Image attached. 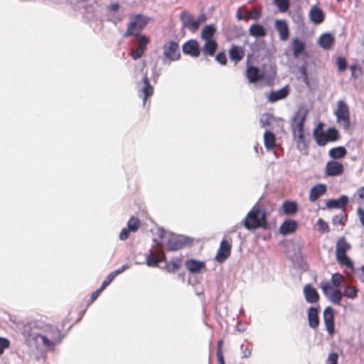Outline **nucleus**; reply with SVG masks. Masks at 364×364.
Returning a JSON list of instances; mask_svg holds the SVG:
<instances>
[{
  "instance_id": "nucleus-11",
  "label": "nucleus",
  "mask_w": 364,
  "mask_h": 364,
  "mask_svg": "<svg viewBox=\"0 0 364 364\" xmlns=\"http://www.w3.org/2000/svg\"><path fill=\"white\" fill-rule=\"evenodd\" d=\"M180 20L183 27L188 28L191 32L195 33L198 30V24L189 11H183L180 15Z\"/></svg>"
},
{
  "instance_id": "nucleus-47",
  "label": "nucleus",
  "mask_w": 364,
  "mask_h": 364,
  "mask_svg": "<svg viewBox=\"0 0 364 364\" xmlns=\"http://www.w3.org/2000/svg\"><path fill=\"white\" fill-rule=\"evenodd\" d=\"M144 50H145L137 47L136 48L132 49L130 55L133 59L136 60L144 55Z\"/></svg>"
},
{
  "instance_id": "nucleus-17",
  "label": "nucleus",
  "mask_w": 364,
  "mask_h": 364,
  "mask_svg": "<svg viewBox=\"0 0 364 364\" xmlns=\"http://www.w3.org/2000/svg\"><path fill=\"white\" fill-rule=\"evenodd\" d=\"M275 28L279 35V39L286 41L289 38V26L284 20H276L274 23Z\"/></svg>"
},
{
  "instance_id": "nucleus-5",
  "label": "nucleus",
  "mask_w": 364,
  "mask_h": 364,
  "mask_svg": "<svg viewBox=\"0 0 364 364\" xmlns=\"http://www.w3.org/2000/svg\"><path fill=\"white\" fill-rule=\"evenodd\" d=\"M150 18L142 14H136L130 17L129 23L127 25V29L124 33L123 36L127 38L132 34L144 29L149 23Z\"/></svg>"
},
{
  "instance_id": "nucleus-63",
  "label": "nucleus",
  "mask_w": 364,
  "mask_h": 364,
  "mask_svg": "<svg viewBox=\"0 0 364 364\" xmlns=\"http://www.w3.org/2000/svg\"><path fill=\"white\" fill-rule=\"evenodd\" d=\"M246 18L251 17L253 19H258L260 16V12L255 9L252 15H250L248 13H246Z\"/></svg>"
},
{
  "instance_id": "nucleus-51",
  "label": "nucleus",
  "mask_w": 364,
  "mask_h": 364,
  "mask_svg": "<svg viewBox=\"0 0 364 364\" xmlns=\"http://www.w3.org/2000/svg\"><path fill=\"white\" fill-rule=\"evenodd\" d=\"M114 278V275H113L112 273L110 272L101 284L100 290H104L112 282V280Z\"/></svg>"
},
{
  "instance_id": "nucleus-10",
  "label": "nucleus",
  "mask_w": 364,
  "mask_h": 364,
  "mask_svg": "<svg viewBox=\"0 0 364 364\" xmlns=\"http://www.w3.org/2000/svg\"><path fill=\"white\" fill-rule=\"evenodd\" d=\"M189 242V239L184 235L170 234L168 235L166 245L168 250L176 251L183 248Z\"/></svg>"
},
{
  "instance_id": "nucleus-26",
  "label": "nucleus",
  "mask_w": 364,
  "mask_h": 364,
  "mask_svg": "<svg viewBox=\"0 0 364 364\" xmlns=\"http://www.w3.org/2000/svg\"><path fill=\"white\" fill-rule=\"evenodd\" d=\"M142 82L144 84V87L141 89V92H143V105L145 106V103L146 100L153 94L154 88L151 85L149 79L145 75L142 78Z\"/></svg>"
},
{
  "instance_id": "nucleus-14",
  "label": "nucleus",
  "mask_w": 364,
  "mask_h": 364,
  "mask_svg": "<svg viewBox=\"0 0 364 364\" xmlns=\"http://www.w3.org/2000/svg\"><path fill=\"white\" fill-rule=\"evenodd\" d=\"M231 245L226 240H223L217 252L215 259L222 263L225 262L230 255Z\"/></svg>"
},
{
  "instance_id": "nucleus-48",
  "label": "nucleus",
  "mask_w": 364,
  "mask_h": 364,
  "mask_svg": "<svg viewBox=\"0 0 364 364\" xmlns=\"http://www.w3.org/2000/svg\"><path fill=\"white\" fill-rule=\"evenodd\" d=\"M317 225L319 226L318 230L321 232H328L330 231L328 225L322 218H319L317 221Z\"/></svg>"
},
{
  "instance_id": "nucleus-27",
  "label": "nucleus",
  "mask_w": 364,
  "mask_h": 364,
  "mask_svg": "<svg viewBox=\"0 0 364 364\" xmlns=\"http://www.w3.org/2000/svg\"><path fill=\"white\" fill-rule=\"evenodd\" d=\"M229 55L232 60L237 63L241 60L245 55L244 49L241 47L233 46L229 51Z\"/></svg>"
},
{
  "instance_id": "nucleus-25",
  "label": "nucleus",
  "mask_w": 364,
  "mask_h": 364,
  "mask_svg": "<svg viewBox=\"0 0 364 364\" xmlns=\"http://www.w3.org/2000/svg\"><path fill=\"white\" fill-rule=\"evenodd\" d=\"M309 18L314 23L320 24L324 20V14L319 7L314 6L310 10Z\"/></svg>"
},
{
  "instance_id": "nucleus-36",
  "label": "nucleus",
  "mask_w": 364,
  "mask_h": 364,
  "mask_svg": "<svg viewBox=\"0 0 364 364\" xmlns=\"http://www.w3.org/2000/svg\"><path fill=\"white\" fill-rule=\"evenodd\" d=\"M133 35L134 36V41L138 44V47L145 50L149 43V38L145 35L139 32Z\"/></svg>"
},
{
  "instance_id": "nucleus-9",
  "label": "nucleus",
  "mask_w": 364,
  "mask_h": 364,
  "mask_svg": "<svg viewBox=\"0 0 364 364\" xmlns=\"http://www.w3.org/2000/svg\"><path fill=\"white\" fill-rule=\"evenodd\" d=\"M340 138L338 130L335 127H329L322 135L316 136V131L314 133V139L316 144L320 146H324L328 142H333Z\"/></svg>"
},
{
  "instance_id": "nucleus-33",
  "label": "nucleus",
  "mask_w": 364,
  "mask_h": 364,
  "mask_svg": "<svg viewBox=\"0 0 364 364\" xmlns=\"http://www.w3.org/2000/svg\"><path fill=\"white\" fill-rule=\"evenodd\" d=\"M215 32L216 29L213 25H206L201 31V38L205 41L213 40V37Z\"/></svg>"
},
{
  "instance_id": "nucleus-1",
  "label": "nucleus",
  "mask_w": 364,
  "mask_h": 364,
  "mask_svg": "<svg viewBox=\"0 0 364 364\" xmlns=\"http://www.w3.org/2000/svg\"><path fill=\"white\" fill-rule=\"evenodd\" d=\"M23 335L29 346H35L36 349L44 348L53 350L60 343L63 336L55 326L41 321L32 322L23 326Z\"/></svg>"
},
{
  "instance_id": "nucleus-18",
  "label": "nucleus",
  "mask_w": 364,
  "mask_h": 364,
  "mask_svg": "<svg viewBox=\"0 0 364 364\" xmlns=\"http://www.w3.org/2000/svg\"><path fill=\"white\" fill-rule=\"evenodd\" d=\"M185 267L191 273H199L205 269V264L204 262L191 259L185 262Z\"/></svg>"
},
{
  "instance_id": "nucleus-56",
  "label": "nucleus",
  "mask_w": 364,
  "mask_h": 364,
  "mask_svg": "<svg viewBox=\"0 0 364 364\" xmlns=\"http://www.w3.org/2000/svg\"><path fill=\"white\" fill-rule=\"evenodd\" d=\"M129 232H132V231L130 230H129L128 228H123L119 233V239L121 240H126L129 237Z\"/></svg>"
},
{
  "instance_id": "nucleus-59",
  "label": "nucleus",
  "mask_w": 364,
  "mask_h": 364,
  "mask_svg": "<svg viewBox=\"0 0 364 364\" xmlns=\"http://www.w3.org/2000/svg\"><path fill=\"white\" fill-rule=\"evenodd\" d=\"M197 23L198 24V28L200 27V24L202 23H204L206 21V16L205 14L203 13H201L196 19H195Z\"/></svg>"
},
{
  "instance_id": "nucleus-19",
  "label": "nucleus",
  "mask_w": 364,
  "mask_h": 364,
  "mask_svg": "<svg viewBox=\"0 0 364 364\" xmlns=\"http://www.w3.org/2000/svg\"><path fill=\"white\" fill-rule=\"evenodd\" d=\"M304 294L306 301L309 304L316 303L319 299V295L316 289L311 284H306L304 286Z\"/></svg>"
},
{
  "instance_id": "nucleus-43",
  "label": "nucleus",
  "mask_w": 364,
  "mask_h": 364,
  "mask_svg": "<svg viewBox=\"0 0 364 364\" xmlns=\"http://www.w3.org/2000/svg\"><path fill=\"white\" fill-rule=\"evenodd\" d=\"M350 69L351 70V77L353 78H358L359 77L360 75H362L363 74V72H362V68L358 66L357 64H352L350 65Z\"/></svg>"
},
{
  "instance_id": "nucleus-53",
  "label": "nucleus",
  "mask_w": 364,
  "mask_h": 364,
  "mask_svg": "<svg viewBox=\"0 0 364 364\" xmlns=\"http://www.w3.org/2000/svg\"><path fill=\"white\" fill-rule=\"evenodd\" d=\"M130 267H131V264L129 263H127V264L122 265V267H120L119 268H118L117 269L112 272V273L116 277L118 274L124 272L125 270L129 269Z\"/></svg>"
},
{
  "instance_id": "nucleus-2",
  "label": "nucleus",
  "mask_w": 364,
  "mask_h": 364,
  "mask_svg": "<svg viewBox=\"0 0 364 364\" xmlns=\"http://www.w3.org/2000/svg\"><path fill=\"white\" fill-rule=\"evenodd\" d=\"M308 114V111L304 108H299L294 114L291 119V128L293 137L296 143L297 149L303 151L307 149L308 142L304 135V127Z\"/></svg>"
},
{
  "instance_id": "nucleus-34",
  "label": "nucleus",
  "mask_w": 364,
  "mask_h": 364,
  "mask_svg": "<svg viewBox=\"0 0 364 364\" xmlns=\"http://www.w3.org/2000/svg\"><path fill=\"white\" fill-rule=\"evenodd\" d=\"M283 211L286 215H293L297 212L298 206L295 201H285L282 205Z\"/></svg>"
},
{
  "instance_id": "nucleus-13",
  "label": "nucleus",
  "mask_w": 364,
  "mask_h": 364,
  "mask_svg": "<svg viewBox=\"0 0 364 364\" xmlns=\"http://www.w3.org/2000/svg\"><path fill=\"white\" fill-rule=\"evenodd\" d=\"M344 168L341 163L329 161L326 165L325 173L328 176H338L343 173Z\"/></svg>"
},
{
  "instance_id": "nucleus-41",
  "label": "nucleus",
  "mask_w": 364,
  "mask_h": 364,
  "mask_svg": "<svg viewBox=\"0 0 364 364\" xmlns=\"http://www.w3.org/2000/svg\"><path fill=\"white\" fill-rule=\"evenodd\" d=\"M273 120L272 117L269 114H264L259 119V125L261 127L264 128L270 126Z\"/></svg>"
},
{
  "instance_id": "nucleus-6",
  "label": "nucleus",
  "mask_w": 364,
  "mask_h": 364,
  "mask_svg": "<svg viewBox=\"0 0 364 364\" xmlns=\"http://www.w3.org/2000/svg\"><path fill=\"white\" fill-rule=\"evenodd\" d=\"M163 54L162 62L164 64L179 60L181 58L179 44L174 41L166 43L163 46Z\"/></svg>"
},
{
  "instance_id": "nucleus-45",
  "label": "nucleus",
  "mask_w": 364,
  "mask_h": 364,
  "mask_svg": "<svg viewBox=\"0 0 364 364\" xmlns=\"http://www.w3.org/2000/svg\"><path fill=\"white\" fill-rule=\"evenodd\" d=\"M179 261L178 259L171 260L166 264V270L169 272H175L179 269Z\"/></svg>"
},
{
  "instance_id": "nucleus-42",
  "label": "nucleus",
  "mask_w": 364,
  "mask_h": 364,
  "mask_svg": "<svg viewBox=\"0 0 364 364\" xmlns=\"http://www.w3.org/2000/svg\"><path fill=\"white\" fill-rule=\"evenodd\" d=\"M344 277L342 274L339 273H335L332 275L331 277L332 286L338 288L341 286Z\"/></svg>"
},
{
  "instance_id": "nucleus-54",
  "label": "nucleus",
  "mask_w": 364,
  "mask_h": 364,
  "mask_svg": "<svg viewBox=\"0 0 364 364\" xmlns=\"http://www.w3.org/2000/svg\"><path fill=\"white\" fill-rule=\"evenodd\" d=\"M242 358H247L251 356L252 355V350L247 347L245 346L244 344H242L240 346Z\"/></svg>"
},
{
  "instance_id": "nucleus-3",
  "label": "nucleus",
  "mask_w": 364,
  "mask_h": 364,
  "mask_svg": "<svg viewBox=\"0 0 364 364\" xmlns=\"http://www.w3.org/2000/svg\"><path fill=\"white\" fill-rule=\"evenodd\" d=\"M242 224L247 230L265 227L267 225L265 210L257 205L254 206L242 221Z\"/></svg>"
},
{
  "instance_id": "nucleus-16",
  "label": "nucleus",
  "mask_w": 364,
  "mask_h": 364,
  "mask_svg": "<svg viewBox=\"0 0 364 364\" xmlns=\"http://www.w3.org/2000/svg\"><path fill=\"white\" fill-rule=\"evenodd\" d=\"M246 77L250 83H255L264 78L263 73L257 68L250 65L247 68Z\"/></svg>"
},
{
  "instance_id": "nucleus-20",
  "label": "nucleus",
  "mask_w": 364,
  "mask_h": 364,
  "mask_svg": "<svg viewBox=\"0 0 364 364\" xmlns=\"http://www.w3.org/2000/svg\"><path fill=\"white\" fill-rule=\"evenodd\" d=\"M348 203V198L345 195L341 196L338 199H331L326 201V206L328 209H341Z\"/></svg>"
},
{
  "instance_id": "nucleus-52",
  "label": "nucleus",
  "mask_w": 364,
  "mask_h": 364,
  "mask_svg": "<svg viewBox=\"0 0 364 364\" xmlns=\"http://www.w3.org/2000/svg\"><path fill=\"white\" fill-rule=\"evenodd\" d=\"M338 355L336 353H331L326 361V364H338Z\"/></svg>"
},
{
  "instance_id": "nucleus-60",
  "label": "nucleus",
  "mask_w": 364,
  "mask_h": 364,
  "mask_svg": "<svg viewBox=\"0 0 364 364\" xmlns=\"http://www.w3.org/2000/svg\"><path fill=\"white\" fill-rule=\"evenodd\" d=\"M103 290H100V287L95 291L90 296V302H93Z\"/></svg>"
},
{
  "instance_id": "nucleus-8",
  "label": "nucleus",
  "mask_w": 364,
  "mask_h": 364,
  "mask_svg": "<svg viewBox=\"0 0 364 364\" xmlns=\"http://www.w3.org/2000/svg\"><path fill=\"white\" fill-rule=\"evenodd\" d=\"M321 288L325 296L333 304L340 305L343 293L337 287H333L329 282H322Z\"/></svg>"
},
{
  "instance_id": "nucleus-50",
  "label": "nucleus",
  "mask_w": 364,
  "mask_h": 364,
  "mask_svg": "<svg viewBox=\"0 0 364 364\" xmlns=\"http://www.w3.org/2000/svg\"><path fill=\"white\" fill-rule=\"evenodd\" d=\"M10 345L9 339L0 337V355L3 354L5 349L8 348Z\"/></svg>"
},
{
  "instance_id": "nucleus-49",
  "label": "nucleus",
  "mask_w": 364,
  "mask_h": 364,
  "mask_svg": "<svg viewBox=\"0 0 364 364\" xmlns=\"http://www.w3.org/2000/svg\"><path fill=\"white\" fill-rule=\"evenodd\" d=\"M354 272L356 276L359 278L360 281L364 283V265H362L360 267L355 269H350Z\"/></svg>"
},
{
  "instance_id": "nucleus-32",
  "label": "nucleus",
  "mask_w": 364,
  "mask_h": 364,
  "mask_svg": "<svg viewBox=\"0 0 364 364\" xmlns=\"http://www.w3.org/2000/svg\"><path fill=\"white\" fill-rule=\"evenodd\" d=\"M264 146L267 150H271L276 146L275 136L269 131H266L264 134Z\"/></svg>"
},
{
  "instance_id": "nucleus-37",
  "label": "nucleus",
  "mask_w": 364,
  "mask_h": 364,
  "mask_svg": "<svg viewBox=\"0 0 364 364\" xmlns=\"http://www.w3.org/2000/svg\"><path fill=\"white\" fill-rule=\"evenodd\" d=\"M358 289L355 287L347 285L343 290V296H346L348 299H353L357 296Z\"/></svg>"
},
{
  "instance_id": "nucleus-62",
  "label": "nucleus",
  "mask_w": 364,
  "mask_h": 364,
  "mask_svg": "<svg viewBox=\"0 0 364 364\" xmlns=\"http://www.w3.org/2000/svg\"><path fill=\"white\" fill-rule=\"evenodd\" d=\"M216 355H217V358H218V361L219 364H225V360H224L223 355L222 354V351L216 350Z\"/></svg>"
},
{
  "instance_id": "nucleus-15",
  "label": "nucleus",
  "mask_w": 364,
  "mask_h": 364,
  "mask_svg": "<svg viewBox=\"0 0 364 364\" xmlns=\"http://www.w3.org/2000/svg\"><path fill=\"white\" fill-rule=\"evenodd\" d=\"M183 52L192 57H198L200 55L199 44L196 40H189L186 41L182 47Z\"/></svg>"
},
{
  "instance_id": "nucleus-57",
  "label": "nucleus",
  "mask_w": 364,
  "mask_h": 364,
  "mask_svg": "<svg viewBox=\"0 0 364 364\" xmlns=\"http://www.w3.org/2000/svg\"><path fill=\"white\" fill-rule=\"evenodd\" d=\"M299 73L303 77L304 82H306L308 80V76L307 70L305 65H303L299 68Z\"/></svg>"
},
{
  "instance_id": "nucleus-4",
  "label": "nucleus",
  "mask_w": 364,
  "mask_h": 364,
  "mask_svg": "<svg viewBox=\"0 0 364 364\" xmlns=\"http://www.w3.org/2000/svg\"><path fill=\"white\" fill-rule=\"evenodd\" d=\"M350 244L348 243L344 237H340L336 244V259L338 264L349 269H353V262L347 255L346 252L350 249Z\"/></svg>"
},
{
  "instance_id": "nucleus-35",
  "label": "nucleus",
  "mask_w": 364,
  "mask_h": 364,
  "mask_svg": "<svg viewBox=\"0 0 364 364\" xmlns=\"http://www.w3.org/2000/svg\"><path fill=\"white\" fill-rule=\"evenodd\" d=\"M218 44L215 40L205 41L203 52L208 55H213L217 50Z\"/></svg>"
},
{
  "instance_id": "nucleus-58",
  "label": "nucleus",
  "mask_w": 364,
  "mask_h": 364,
  "mask_svg": "<svg viewBox=\"0 0 364 364\" xmlns=\"http://www.w3.org/2000/svg\"><path fill=\"white\" fill-rule=\"evenodd\" d=\"M316 131V136H320V135H322V134H323V124L322 123H319L317 127L314 129V132H313V136L314 137V133Z\"/></svg>"
},
{
  "instance_id": "nucleus-55",
  "label": "nucleus",
  "mask_w": 364,
  "mask_h": 364,
  "mask_svg": "<svg viewBox=\"0 0 364 364\" xmlns=\"http://www.w3.org/2000/svg\"><path fill=\"white\" fill-rule=\"evenodd\" d=\"M215 60L221 65H225L227 63L226 55L224 52L218 53Z\"/></svg>"
},
{
  "instance_id": "nucleus-38",
  "label": "nucleus",
  "mask_w": 364,
  "mask_h": 364,
  "mask_svg": "<svg viewBox=\"0 0 364 364\" xmlns=\"http://www.w3.org/2000/svg\"><path fill=\"white\" fill-rule=\"evenodd\" d=\"M346 220L347 215L344 211H342L332 218V223L333 225H344Z\"/></svg>"
},
{
  "instance_id": "nucleus-29",
  "label": "nucleus",
  "mask_w": 364,
  "mask_h": 364,
  "mask_svg": "<svg viewBox=\"0 0 364 364\" xmlns=\"http://www.w3.org/2000/svg\"><path fill=\"white\" fill-rule=\"evenodd\" d=\"M346 154L347 151L344 146L334 147L330 149L328 151V155L333 159V161L343 159L346 156Z\"/></svg>"
},
{
  "instance_id": "nucleus-30",
  "label": "nucleus",
  "mask_w": 364,
  "mask_h": 364,
  "mask_svg": "<svg viewBox=\"0 0 364 364\" xmlns=\"http://www.w3.org/2000/svg\"><path fill=\"white\" fill-rule=\"evenodd\" d=\"M334 42V38L330 33L322 34L318 40V43L323 49H329Z\"/></svg>"
},
{
  "instance_id": "nucleus-39",
  "label": "nucleus",
  "mask_w": 364,
  "mask_h": 364,
  "mask_svg": "<svg viewBox=\"0 0 364 364\" xmlns=\"http://www.w3.org/2000/svg\"><path fill=\"white\" fill-rule=\"evenodd\" d=\"M140 227V221L137 218L132 217L127 223V228L132 232H136Z\"/></svg>"
},
{
  "instance_id": "nucleus-28",
  "label": "nucleus",
  "mask_w": 364,
  "mask_h": 364,
  "mask_svg": "<svg viewBox=\"0 0 364 364\" xmlns=\"http://www.w3.org/2000/svg\"><path fill=\"white\" fill-rule=\"evenodd\" d=\"M249 33L254 37L262 38L266 36L267 31L263 26L258 23H254L250 27Z\"/></svg>"
},
{
  "instance_id": "nucleus-7",
  "label": "nucleus",
  "mask_w": 364,
  "mask_h": 364,
  "mask_svg": "<svg viewBox=\"0 0 364 364\" xmlns=\"http://www.w3.org/2000/svg\"><path fill=\"white\" fill-rule=\"evenodd\" d=\"M336 122L346 131L350 127V112L347 104L343 100L337 102V109L335 111Z\"/></svg>"
},
{
  "instance_id": "nucleus-40",
  "label": "nucleus",
  "mask_w": 364,
  "mask_h": 364,
  "mask_svg": "<svg viewBox=\"0 0 364 364\" xmlns=\"http://www.w3.org/2000/svg\"><path fill=\"white\" fill-rule=\"evenodd\" d=\"M274 3L281 12H286L289 8V0H274Z\"/></svg>"
},
{
  "instance_id": "nucleus-61",
  "label": "nucleus",
  "mask_w": 364,
  "mask_h": 364,
  "mask_svg": "<svg viewBox=\"0 0 364 364\" xmlns=\"http://www.w3.org/2000/svg\"><path fill=\"white\" fill-rule=\"evenodd\" d=\"M155 257L159 260V263L166 260V255L163 251H159Z\"/></svg>"
},
{
  "instance_id": "nucleus-31",
  "label": "nucleus",
  "mask_w": 364,
  "mask_h": 364,
  "mask_svg": "<svg viewBox=\"0 0 364 364\" xmlns=\"http://www.w3.org/2000/svg\"><path fill=\"white\" fill-rule=\"evenodd\" d=\"M293 46V55L294 58H298L301 53L305 50V45L303 41L299 38H294L292 40Z\"/></svg>"
},
{
  "instance_id": "nucleus-22",
  "label": "nucleus",
  "mask_w": 364,
  "mask_h": 364,
  "mask_svg": "<svg viewBox=\"0 0 364 364\" xmlns=\"http://www.w3.org/2000/svg\"><path fill=\"white\" fill-rule=\"evenodd\" d=\"M297 223L293 220H286L279 227V232L283 235L294 232L297 229Z\"/></svg>"
},
{
  "instance_id": "nucleus-44",
  "label": "nucleus",
  "mask_w": 364,
  "mask_h": 364,
  "mask_svg": "<svg viewBox=\"0 0 364 364\" xmlns=\"http://www.w3.org/2000/svg\"><path fill=\"white\" fill-rule=\"evenodd\" d=\"M146 264L149 267H156L159 264V260L154 256V253L150 250V253L146 256Z\"/></svg>"
},
{
  "instance_id": "nucleus-12",
  "label": "nucleus",
  "mask_w": 364,
  "mask_h": 364,
  "mask_svg": "<svg viewBox=\"0 0 364 364\" xmlns=\"http://www.w3.org/2000/svg\"><path fill=\"white\" fill-rule=\"evenodd\" d=\"M323 315L326 331L330 336H333L335 333L333 309L331 306L326 307L323 311Z\"/></svg>"
},
{
  "instance_id": "nucleus-46",
  "label": "nucleus",
  "mask_w": 364,
  "mask_h": 364,
  "mask_svg": "<svg viewBox=\"0 0 364 364\" xmlns=\"http://www.w3.org/2000/svg\"><path fill=\"white\" fill-rule=\"evenodd\" d=\"M336 65L340 72L344 71L347 68V61L344 57H338L336 59Z\"/></svg>"
},
{
  "instance_id": "nucleus-21",
  "label": "nucleus",
  "mask_w": 364,
  "mask_h": 364,
  "mask_svg": "<svg viewBox=\"0 0 364 364\" xmlns=\"http://www.w3.org/2000/svg\"><path fill=\"white\" fill-rule=\"evenodd\" d=\"M326 186L323 183H318L313 186L310 191L309 200L315 202L326 192Z\"/></svg>"
},
{
  "instance_id": "nucleus-64",
  "label": "nucleus",
  "mask_w": 364,
  "mask_h": 364,
  "mask_svg": "<svg viewBox=\"0 0 364 364\" xmlns=\"http://www.w3.org/2000/svg\"><path fill=\"white\" fill-rule=\"evenodd\" d=\"M119 8V4L117 3H114L109 5V9L110 11H117Z\"/></svg>"
},
{
  "instance_id": "nucleus-24",
  "label": "nucleus",
  "mask_w": 364,
  "mask_h": 364,
  "mask_svg": "<svg viewBox=\"0 0 364 364\" xmlns=\"http://www.w3.org/2000/svg\"><path fill=\"white\" fill-rule=\"evenodd\" d=\"M289 87L285 86L278 90L272 91L268 95V100L271 102H275L278 100L285 98L289 94Z\"/></svg>"
},
{
  "instance_id": "nucleus-23",
  "label": "nucleus",
  "mask_w": 364,
  "mask_h": 364,
  "mask_svg": "<svg viewBox=\"0 0 364 364\" xmlns=\"http://www.w3.org/2000/svg\"><path fill=\"white\" fill-rule=\"evenodd\" d=\"M308 321L311 328H316L319 325L318 308L311 306L308 310Z\"/></svg>"
}]
</instances>
